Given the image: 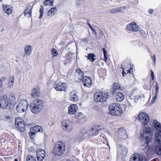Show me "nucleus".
Listing matches in <instances>:
<instances>
[{"label":"nucleus","instance_id":"1","mask_svg":"<svg viewBox=\"0 0 161 161\" xmlns=\"http://www.w3.org/2000/svg\"><path fill=\"white\" fill-rule=\"evenodd\" d=\"M153 129L150 127L145 128L143 131V133L141 134L140 139L141 142V148L144 150L147 147L149 142L152 140L151 136Z\"/></svg>","mask_w":161,"mask_h":161},{"label":"nucleus","instance_id":"2","mask_svg":"<svg viewBox=\"0 0 161 161\" xmlns=\"http://www.w3.org/2000/svg\"><path fill=\"white\" fill-rule=\"evenodd\" d=\"M65 143L62 141H58L55 145L53 153L55 156H61L65 151Z\"/></svg>","mask_w":161,"mask_h":161},{"label":"nucleus","instance_id":"3","mask_svg":"<svg viewBox=\"0 0 161 161\" xmlns=\"http://www.w3.org/2000/svg\"><path fill=\"white\" fill-rule=\"evenodd\" d=\"M43 102L40 99H36L34 100L30 104L31 111L34 114L39 113L43 108Z\"/></svg>","mask_w":161,"mask_h":161},{"label":"nucleus","instance_id":"4","mask_svg":"<svg viewBox=\"0 0 161 161\" xmlns=\"http://www.w3.org/2000/svg\"><path fill=\"white\" fill-rule=\"evenodd\" d=\"M109 113L113 116L121 115L122 110L119 104L114 103L110 105L108 108Z\"/></svg>","mask_w":161,"mask_h":161},{"label":"nucleus","instance_id":"5","mask_svg":"<svg viewBox=\"0 0 161 161\" xmlns=\"http://www.w3.org/2000/svg\"><path fill=\"white\" fill-rule=\"evenodd\" d=\"M108 98V95L106 92H97L94 94V98L96 102L104 103Z\"/></svg>","mask_w":161,"mask_h":161},{"label":"nucleus","instance_id":"6","mask_svg":"<svg viewBox=\"0 0 161 161\" xmlns=\"http://www.w3.org/2000/svg\"><path fill=\"white\" fill-rule=\"evenodd\" d=\"M29 104L26 100L23 99L19 101L17 105L16 110L18 112H23L28 107Z\"/></svg>","mask_w":161,"mask_h":161},{"label":"nucleus","instance_id":"7","mask_svg":"<svg viewBox=\"0 0 161 161\" xmlns=\"http://www.w3.org/2000/svg\"><path fill=\"white\" fill-rule=\"evenodd\" d=\"M15 125L20 131L24 132L25 130L24 121L21 118H16L15 121Z\"/></svg>","mask_w":161,"mask_h":161},{"label":"nucleus","instance_id":"8","mask_svg":"<svg viewBox=\"0 0 161 161\" xmlns=\"http://www.w3.org/2000/svg\"><path fill=\"white\" fill-rule=\"evenodd\" d=\"M139 121L143 125H146L149 121V118L148 115L146 113H141L138 115Z\"/></svg>","mask_w":161,"mask_h":161},{"label":"nucleus","instance_id":"9","mask_svg":"<svg viewBox=\"0 0 161 161\" xmlns=\"http://www.w3.org/2000/svg\"><path fill=\"white\" fill-rule=\"evenodd\" d=\"M54 87L57 91H66L67 88L66 83L60 81L55 84Z\"/></svg>","mask_w":161,"mask_h":161},{"label":"nucleus","instance_id":"10","mask_svg":"<svg viewBox=\"0 0 161 161\" xmlns=\"http://www.w3.org/2000/svg\"><path fill=\"white\" fill-rule=\"evenodd\" d=\"M41 131H42V127L40 126L37 125L32 127L29 132L30 137L32 139L34 138V136H35L37 132Z\"/></svg>","mask_w":161,"mask_h":161},{"label":"nucleus","instance_id":"11","mask_svg":"<svg viewBox=\"0 0 161 161\" xmlns=\"http://www.w3.org/2000/svg\"><path fill=\"white\" fill-rule=\"evenodd\" d=\"M62 127L64 130L67 132H70L72 129L71 123L68 120H64L62 122Z\"/></svg>","mask_w":161,"mask_h":161},{"label":"nucleus","instance_id":"12","mask_svg":"<svg viewBox=\"0 0 161 161\" xmlns=\"http://www.w3.org/2000/svg\"><path fill=\"white\" fill-rule=\"evenodd\" d=\"M9 103L8 98L7 97L4 95L0 97V107L4 108L7 107Z\"/></svg>","mask_w":161,"mask_h":161},{"label":"nucleus","instance_id":"13","mask_svg":"<svg viewBox=\"0 0 161 161\" xmlns=\"http://www.w3.org/2000/svg\"><path fill=\"white\" fill-rule=\"evenodd\" d=\"M146 159L144 156L135 153L131 155L130 161H143Z\"/></svg>","mask_w":161,"mask_h":161},{"label":"nucleus","instance_id":"14","mask_svg":"<svg viewBox=\"0 0 161 161\" xmlns=\"http://www.w3.org/2000/svg\"><path fill=\"white\" fill-rule=\"evenodd\" d=\"M128 8L126 6L120 7L118 8H114L110 9L109 12L112 14H116L119 13H123Z\"/></svg>","mask_w":161,"mask_h":161},{"label":"nucleus","instance_id":"15","mask_svg":"<svg viewBox=\"0 0 161 161\" xmlns=\"http://www.w3.org/2000/svg\"><path fill=\"white\" fill-rule=\"evenodd\" d=\"M37 160L38 161H43L45 156V152L44 150L38 149L36 151Z\"/></svg>","mask_w":161,"mask_h":161},{"label":"nucleus","instance_id":"16","mask_svg":"<svg viewBox=\"0 0 161 161\" xmlns=\"http://www.w3.org/2000/svg\"><path fill=\"white\" fill-rule=\"evenodd\" d=\"M82 81L84 86L87 87H90L92 84V80L90 77L88 76H85L82 79Z\"/></svg>","mask_w":161,"mask_h":161},{"label":"nucleus","instance_id":"17","mask_svg":"<svg viewBox=\"0 0 161 161\" xmlns=\"http://www.w3.org/2000/svg\"><path fill=\"white\" fill-rule=\"evenodd\" d=\"M98 127V126H95L92 127L88 130L90 136H95L99 133V130Z\"/></svg>","mask_w":161,"mask_h":161},{"label":"nucleus","instance_id":"18","mask_svg":"<svg viewBox=\"0 0 161 161\" xmlns=\"http://www.w3.org/2000/svg\"><path fill=\"white\" fill-rule=\"evenodd\" d=\"M127 30H139V28L138 25L135 22H132L127 25Z\"/></svg>","mask_w":161,"mask_h":161},{"label":"nucleus","instance_id":"19","mask_svg":"<svg viewBox=\"0 0 161 161\" xmlns=\"http://www.w3.org/2000/svg\"><path fill=\"white\" fill-rule=\"evenodd\" d=\"M68 113L70 114H75L78 109V107L75 104L70 105L68 107Z\"/></svg>","mask_w":161,"mask_h":161},{"label":"nucleus","instance_id":"20","mask_svg":"<svg viewBox=\"0 0 161 161\" xmlns=\"http://www.w3.org/2000/svg\"><path fill=\"white\" fill-rule=\"evenodd\" d=\"M118 136L120 139H125L128 137L126 131L123 128H119L118 131Z\"/></svg>","mask_w":161,"mask_h":161},{"label":"nucleus","instance_id":"21","mask_svg":"<svg viewBox=\"0 0 161 161\" xmlns=\"http://www.w3.org/2000/svg\"><path fill=\"white\" fill-rule=\"evenodd\" d=\"M69 99L73 102H76L79 100L77 93L75 90H72L69 94Z\"/></svg>","mask_w":161,"mask_h":161},{"label":"nucleus","instance_id":"22","mask_svg":"<svg viewBox=\"0 0 161 161\" xmlns=\"http://www.w3.org/2000/svg\"><path fill=\"white\" fill-rule=\"evenodd\" d=\"M152 125L158 131V132H161V123L157 120H154L153 121Z\"/></svg>","mask_w":161,"mask_h":161},{"label":"nucleus","instance_id":"23","mask_svg":"<svg viewBox=\"0 0 161 161\" xmlns=\"http://www.w3.org/2000/svg\"><path fill=\"white\" fill-rule=\"evenodd\" d=\"M80 136L82 140H83L89 137H91L90 136L88 130H81Z\"/></svg>","mask_w":161,"mask_h":161},{"label":"nucleus","instance_id":"24","mask_svg":"<svg viewBox=\"0 0 161 161\" xmlns=\"http://www.w3.org/2000/svg\"><path fill=\"white\" fill-rule=\"evenodd\" d=\"M32 47L29 45H26L24 48V51L26 55H30L32 52Z\"/></svg>","mask_w":161,"mask_h":161},{"label":"nucleus","instance_id":"25","mask_svg":"<svg viewBox=\"0 0 161 161\" xmlns=\"http://www.w3.org/2000/svg\"><path fill=\"white\" fill-rule=\"evenodd\" d=\"M155 142L158 144H161V132H157L155 134Z\"/></svg>","mask_w":161,"mask_h":161},{"label":"nucleus","instance_id":"26","mask_svg":"<svg viewBox=\"0 0 161 161\" xmlns=\"http://www.w3.org/2000/svg\"><path fill=\"white\" fill-rule=\"evenodd\" d=\"M115 97L118 102H121L124 99V96L121 92H118L116 95Z\"/></svg>","mask_w":161,"mask_h":161},{"label":"nucleus","instance_id":"27","mask_svg":"<svg viewBox=\"0 0 161 161\" xmlns=\"http://www.w3.org/2000/svg\"><path fill=\"white\" fill-rule=\"evenodd\" d=\"M3 10L5 13L8 15H9L11 14L12 10V8L10 6L6 5L5 7H3Z\"/></svg>","mask_w":161,"mask_h":161},{"label":"nucleus","instance_id":"28","mask_svg":"<svg viewBox=\"0 0 161 161\" xmlns=\"http://www.w3.org/2000/svg\"><path fill=\"white\" fill-rule=\"evenodd\" d=\"M40 92L39 90L37 88H34L33 89L31 94V96L35 98L38 97L40 94Z\"/></svg>","mask_w":161,"mask_h":161},{"label":"nucleus","instance_id":"29","mask_svg":"<svg viewBox=\"0 0 161 161\" xmlns=\"http://www.w3.org/2000/svg\"><path fill=\"white\" fill-rule=\"evenodd\" d=\"M32 8L31 6L28 7L25 9L24 13L25 16H27L28 18H29L31 16Z\"/></svg>","mask_w":161,"mask_h":161},{"label":"nucleus","instance_id":"30","mask_svg":"<svg viewBox=\"0 0 161 161\" xmlns=\"http://www.w3.org/2000/svg\"><path fill=\"white\" fill-rule=\"evenodd\" d=\"M76 73L79 76L78 78L79 80H82V78L84 77V74L83 72L80 69H76L75 70Z\"/></svg>","mask_w":161,"mask_h":161},{"label":"nucleus","instance_id":"31","mask_svg":"<svg viewBox=\"0 0 161 161\" xmlns=\"http://www.w3.org/2000/svg\"><path fill=\"white\" fill-rule=\"evenodd\" d=\"M56 12L57 9L56 8H52L48 12V15L52 16L55 14Z\"/></svg>","mask_w":161,"mask_h":161},{"label":"nucleus","instance_id":"32","mask_svg":"<svg viewBox=\"0 0 161 161\" xmlns=\"http://www.w3.org/2000/svg\"><path fill=\"white\" fill-rule=\"evenodd\" d=\"M88 56H85V57L87 58L88 60H90V61L93 62L95 60V58H94L95 57V55L93 53H89L88 54Z\"/></svg>","mask_w":161,"mask_h":161},{"label":"nucleus","instance_id":"33","mask_svg":"<svg viewBox=\"0 0 161 161\" xmlns=\"http://www.w3.org/2000/svg\"><path fill=\"white\" fill-rule=\"evenodd\" d=\"M54 0H46L43 2V4L46 6H53V1Z\"/></svg>","mask_w":161,"mask_h":161},{"label":"nucleus","instance_id":"34","mask_svg":"<svg viewBox=\"0 0 161 161\" xmlns=\"http://www.w3.org/2000/svg\"><path fill=\"white\" fill-rule=\"evenodd\" d=\"M155 151L157 154L161 155V145H158L155 147Z\"/></svg>","mask_w":161,"mask_h":161},{"label":"nucleus","instance_id":"35","mask_svg":"<svg viewBox=\"0 0 161 161\" xmlns=\"http://www.w3.org/2000/svg\"><path fill=\"white\" fill-rule=\"evenodd\" d=\"M121 154L123 156H125L127 153L128 150L126 147H124L122 146L120 147Z\"/></svg>","mask_w":161,"mask_h":161},{"label":"nucleus","instance_id":"36","mask_svg":"<svg viewBox=\"0 0 161 161\" xmlns=\"http://www.w3.org/2000/svg\"><path fill=\"white\" fill-rule=\"evenodd\" d=\"M14 77L13 75L10 76L9 78V81L8 83V86L11 87L13 85L14 83Z\"/></svg>","mask_w":161,"mask_h":161},{"label":"nucleus","instance_id":"37","mask_svg":"<svg viewBox=\"0 0 161 161\" xmlns=\"http://www.w3.org/2000/svg\"><path fill=\"white\" fill-rule=\"evenodd\" d=\"M140 97L139 96H137L134 97L132 99V97L131 96H129V98L130 99L131 101L130 102L132 103H136L138 101V99Z\"/></svg>","mask_w":161,"mask_h":161},{"label":"nucleus","instance_id":"38","mask_svg":"<svg viewBox=\"0 0 161 161\" xmlns=\"http://www.w3.org/2000/svg\"><path fill=\"white\" fill-rule=\"evenodd\" d=\"M75 117L76 119H80L84 118V116L81 113H77L75 115Z\"/></svg>","mask_w":161,"mask_h":161},{"label":"nucleus","instance_id":"39","mask_svg":"<svg viewBox=\"0 0 161 161\" xmlns=\"http://www.w3.org/2000/svg\"><path fill=\"white\" fill-rule=\"evenodd\" d=\"M102 51L103 52L104 61L106 62L108 60V58H107V51L106 48H103L102 49Z\"/></svg>","mask_w":161,"mask_h":161},{"label":"nucleus","instance_id":"40","mask_svg":"<svg viewBox=\"0 0 161 161\" xmlns=\"http://www.w3.org/2000/svg\"><path fill=\"white\" fill-rule=\"evenodd\" d=\"M26 161H36L35 158L31 155H28L26 158Z\"/></svg>","mask_w":161,"mask_h":161},{"label":"nucleus","instance_id":"41","mask_svg":"<svg viewBox=\"0 0 161 161\" xmlns=\"http://www.w3.org/2000/svg\"><path fill=\"white\" fill-rule=\"evenodd\" d=\"M101 140V141L103 143L106 142L107 144V145L109 146V148H110V147L108 145V140L107 139L106 137L105 136H103L102 137L101 136H100V139Z\"/></svg>","mask_w":161,"mask_h":161},{"label":"nucleus","instance_id":"42","mask_svg":"<svg viewBox=\"0 0 161 161\" xmlns=\"http://www.w3.org/2000/svg\"><path fill=\"white\" fill-rule=\"evenodd\" d=\"M16 99L15 95L14 94H11L9 96V101L11 102L14 101Z\"/></svg>","mask_w":161,"mask_h":161},{"label":"nucleus","instance_id":"43","mask_svg":"<svg viewBox=\"0 0 161 161\" xmlns=\"http://www.w3.org/2000/svg\"><path fill=\"white\" fill-rule=\"evenodd\" d=\"M51 53L54 56H57L58 54L57 50L54 48L52 49L51 50Z\"/></svg>","mask_w":161,"mask_h":161},{"label":"nucleus","instance_id":"44","mask_svg":"<svg viewBox=\"0 0 161 161\" xmlns=\"http://www.w3.org/2000/svg\"><path fill=\"white\" fill-rule=\"evenodd\" d=\"M43 8L42 5H41V8L40 9V16L39 17L40 19L42 18L43 14Z\"/></svg>","mask_w":161,"mask_h":161},{"label":"nucleus","instance_id":"45","mask_svg":"<svg viewBox=\"0 0 161 161\" xmlns=\"http://www.w3.org/2000/svg\"><path fill=\"white\" fill-rule=\"evenodd\" d=\"M138 33H140L141 35L143 36H146L147 33V31H138Z\"/></svg>","mask_w":161,"mask_h":161},{"label":"nucleus","instance_id":"46","mask_svg":"<svg viewBox=\"0 0 161 161\" xmlns=\"http://www.w3.org/2000/svg\"><path fill=\"white\" fill-rule=\"evenodd\" d=\"M119 88L118 84L117 83H114L113 85V90L114 91L116 89H119Z\"/></svg>","mask_w":161,"mask_h":161},{"label":"nucleus","instance_id":"47","mask_svg":"<svg viewBox=\"0 0 161 161\" xmlns=\"http://www.w3.org/2000/svg\"><path fill=\"white\" fill-rule=\"evenodd\" d=\"M159 86L157 82H156L155 85V92L156 93H158Z\"/></svg>","mask_w":161,"mask_h":161},{"label":"nucleus","instance_id":"48","mask_svg":"<svg viewBox=\"0 0 161 161\" xmlns=\"http://www.w3.org/2000/svg\"><path fill=\"white\" fill-rule=\"evenodd\" d=\"M158 93H155V95L154 97H153V99H152L151 101V102L152 103H153L155 101L156 99L157 98L158 96Z\"/></svg>","mask_w":161,"mask_h":161},{"label":"nucleus","instance_id":"49","mask_svg":"<svg viewBox=\"0 0 161 161\" xmlns=\"http://www.w3.org/2000/svg\"><path fill=\"white\" fill-rule=\"evenodd\" d=\"M132 69H130L129 70H126V72L125 73V72L124 71V69H123L122 71V75L123 76H124L125 74H126V72L127 73H130L131 72V70Z\"/></svg>","mask_w":161,"mask_h":161},{"label":"nucleus","instance_id":"50","mask_svg":"<svg viewBox=\"0 0 161 161\" xmlns=\"http://www.w3.org/2000/svg\"><path fill=\"white\" fill-rule=\"evenodd\" d=\"M151 58L153 59V61L154 65H155L156 63V57L155 55L154 54L153 56H151Z\"/></svg>","mask_w":161,"mask_h":161},{"label":"nucleus","instance_id":"51","mask_svg":"<svg viewBox=\"0 0 161 161\" xmlns=\"http://www.w3.org/2000/svg\"><path fill=\"white\" fill-rule=\"evenodd\" d=\"M87 23L88 25H89V26L92 30H94L93 29L92 27L91 26V25H90V20H87Z\"/></svg>","mask_w":161,"mask_h":161},{"label":"nucleus","instance_id":"52","mask_svg":"<svg viewBox=\"0 0 161 161\" xmlns=\"http://www.w3.org/2000/svg\"><path fill=\"white\" fill-rule=\"evenodd\" d=\"M149 14H152L153 12V10L152 9H149L148 11Z\"/></svg>","mask_w":161,"mask_h":161},{"label":"nucleus","instance_id":"53","mask_svg":"<svg viewBox=\"0 0 161 161\" xmlns=\"http://www.w3.org/2000/svg\"><path fill=\"white\" fill-rule=\"evenodd\" d=\"M150 71H151V76H154V73H153V71H152V70H151Z\"/></svg>","mask_w":161,"mask_h":161},{"label":"nucleus","instance_id":"54","mask_svg":"<svg viewBox=\"0 0 161 161\" xmlns=\"http://www.w3.org/2000/svg\"><path fill=\"white\" fill-rule=\"evenodd\" d=\"M3 87L2 83L1 80H0V88H2Z\"/></svg>","mask_w":161,"mask_h":161},{"label":"nucleus","instance_id":"55","mask_svg":"<svg viewBox=\"0 0 161 161\" xmlns=\"http://www.w3.org/2000/svg\"><path fill=\"white\" fill-rule=\"evenodd\" d=\"M84 3L82 1H81L80 3V6L81 7L82 6V5L83 4H84Z\"/></svg>","mask_w":161,"mask_h":161},{"label":"nucleus","instance_id":"56","mask_svg":"<svg viewBox=\"0 0 161 161\" xmlns=\"http://www.w3.org/2000/svg\"><path fill=\"white\" fill-rule=\"evenodd\" d=\"M151 78H152V79L153 80H154V76H151Z\"/></svg>","mask_w":161,"mask_h":161},{"label":"nucleus","instance_id":"57","mask_svg":"<svg viewBox=\"0 0 161 161\" xmlns=\"http://www.w3.org/2000/svg\"><path fill=\"white\" fill-rule=\"evenodd\" d=\"M14 161H18V159L17 158H15L14 159Z\"/></svg>","mask_w":161,"mask_h":161},{"label":"nucleus","instance_id":"58","mask_svg":"<svg viewBox=\"0 0 161 161\" xmlns=\"http://www.w3.org/2000/svg\"><path fill=\"white\" fill-rule=\"evenodd\" d=\"M92 31V33H94L95 34V31Z\"/></svg>","mask_w":161,"mask_h":161},{"label":"nucleus","instance_id":"59","mask_svg":"<svg viewBox=\"0 0 161 161\" xmlns=\"http://www.w3.org/2000/svg\"><path fill=\"white\" fill-rule=\"evenodd\" d=\"M130 101H131V100ZM129 102H130V103H132L131 102H130V101H129Z\"/></svg>","mask_w":161,"mask_h":161},{"label":"nucleus","instance_id":"60","mask_svg":"<svg viewBox=\"0 0 161 161\" xmlns=\"http://www.w3.org/2000/svg\"><path fill=\"white\" fill-rule=\"evenodd\" d=\"M1 30L3 31V29H2Z\"/></svg>","mask_w":161,"mask_h":161},{"label":"nucleus","instance_id":"61","mask_svg":"<svg viewBox=\"0 0 161 161\" xmlns=\"http://www.w3.org/2000/svg\"><path fill=\"white\" fill-rule=\"evenodd\" d=\"M2 1V0H0V2Z\"/></svg>","mask_w":161,"mask_h":161}]
</instances>
